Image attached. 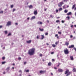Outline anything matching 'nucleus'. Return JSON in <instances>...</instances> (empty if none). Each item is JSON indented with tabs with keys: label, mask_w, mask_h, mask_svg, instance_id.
Returning <instances> with one entry per match:
<instances>
[{
	"label": "nucleus",
	"mask_w": 76,
	"mask_h": 76,
	"mask_svg": "<svg viewBox=\"0 0 76 76\" xmlns=\"http://www.w3.org/2000/svg\"><path fill=\"white\" fill-rule=\"evenodd\" d=\"M35 49L33 48L28 50V54L30 56L34 55L35 54Z\"/></svg>",
	"instance_id": "nucleus-1"
},
{
	"label": "nucleus",
	"mask_w": 76,
	"mask_h": 76,
	"mask_svg": "<svg viewBox=\"0 0 76 76\" xmlns=\"http://www.w3.org/2000/svg\"><path fill=\"white\" fill-rule=\"evenodd\" d=\"M64 51L65 54H68L69 53V50L67 49L66 48L64 50Z\"/></svg>",
	"instance_id": "nucleus-2"
},
{
	"label": "nucleus",
	"mask_w": 76,
	"mask_h": 76,
	"mask_svg": "<svg viewBox=\"0 0 76 76\" xmlns=\"http://www.w3.org/2000/svg\"><path fill=\"white\" fill-rule=\"evenodd\" d=\"M71 73L70 72H69V70H67L65 71V74H67L66 76H68L69 75H70Z\"/></svg>",
	"instance_id": "nucleus-3"
},
{
	"label": "nucleus",
	"mask_w": 76,
	"mask_h": 76,
	"mask_svg": "<svg viewBox=\"0 0 76 76\" xmlns=\"http://www.w3.org/2000/svg\"><path fill=\"white\" fill-rule=\"evenodd\" d=\"M64 4V3L63 2H61L59 3L58 4V7H61V6H62V4Z\"/></svg>",
	"instance_id": "nucleus-4"
},
{
	"label": "nucleus",
	"mask_w": 76,
	"mask_h": 76,
	"mask_svg": "<svg viewBox=\"0 0 76 76\" xmlns=\"http://www.w3.org/2000/svg\"><path fill=\"white\" fill-rule=\"evenodd\" d=\"M11 25V21H8L7 23V24L6 25V26H9Z\"/></svg>",
	"instance_id": "nucleus-5"
},
{
	"label": "nucleus",
	"mask_w": 76,
	"mask_h": 76,
	"mask_svg": "<svg viewBox=\"0 0 76 76\" xmlns=\"http://www.w3.org/2000/svg\"><path fill=\"white\" fill-rule=\"evenodd\" d=\"M45 71H40L39 72V73L41 74H43V73H44V72H45Z\"/></svg>",
	"instance_id": "nucleus-6"
},
{
	"label": "nucleus",
	"mask_w": 76,
	"mask_h": 76,
	"mask_svg": "<svg viewBox=\"0 0 76 76\" xmlns=\"http://www.w3.org/2000/svg\"><path fill=\"white\" fill-rule=\"evenodd\" d=\"M69 42H65V45H66L67 46L69 44Z\"/></svg>",
	"instance_id": "nucleus-7"
},
{
	"label": "nucleus",
	"mask_w": 76,
	"mask_h": 76,
	"mask_svg": "<svg viewBox=\"0 0 76 76\" xmlns=\"http://www.w3.org/2000/svg\"><path fill=\"white\" fill-rule=\"evenodd\" d=\"M37 13H38L37 12V10L35 11L34 12V15H37Z\"/></svg>",
	"instance_id": "nucleus-8"
},
{
	"label": "nucleus",
	"mask_w": 76,
	"mask_h": 76,
	"mask_svg": "<svg viewBox=\"0 0 76 76\" xmlns=\"http://www.w3.org/2000/svg\"><path fill=\"white\" fill-rule=\"evenodd\" d=\"M58 71L59 72H63V69H58Z\"/></svg>",
	"instance_id": "nucleus-9"
},
{
	"label": "nucleus",
	"mask_w": 76,
	"mask_h": 76,
	"mask_svg": "<svg viewBox=\"0 0 76 76\" xmlns=\"http://www.w3.org/2000/svg\"><path fill=\"white\" fill-rule=\"evenodd\" d=\"M37 23L39 24V25H42V22L40 21L38 22Z\"/></svg>",
	"instance_id": "nucleus-10"
},
{
	"label": "nucleus",
	"mask_w": 76,
	"mask_h": 76,
	"mask_svg": "<svg viewBox=\"0 0 76 76\" xmlns=\"http://www.w3.org/2000/svg\"><path fill=\"white\" fill-rule=\"evenodd\" d=\"M74 47V45H72L71 46H69V48H73Z\"/></svg>",
	"instance_id": "nucleus-11"
},
{
	"label": "nucleus",
	"mask_w": 76,
	"mask_h": 76,
	"mask_svg": "<svg viewBox=\"0 0 76 76\" xmlns=\"http://www.w3.org/2000/svg\"><path fill=\"white\" fill-rule=\"evenodd\" d=\"M31 41H32L31 40H29V41H27L26 42L28 44H30V43H31Z\"/></svg>",
	"instance_id": "nucleus-12"
},
{
	"label": "nucleus",
	"mask_w": 76,
	"mask_h": 76,
	"mask_svg": "<svg viewBox=\"0 0 76 76\" xmlns=\"http://www.w3.org/2000/svg\"><path fill=\"white\" fill-rule=\"evenodd\" d=\"M70 58L71 60H73V57L72 56H70Z\"/></svg>",
	"instance_id": "nucleus-13"
},
{
	"label": "nucleus",
	"mask_w": 76,
	"mask_h": 76,
	"mask_svg": "<svg viewBox=\"0 0 76 76\" xmlns=\"http://www.w3.org/2000/svg\"><path fill=\"white\" fill-rule=\"evenodd\" d=\"M35 19V16H33L32 17L31 19V20H32V19Z\"/></svg>",
	"instance_id": "nucleus-14"
},
{
	"label": "nucleus",
	"mask_w": 76,
	"mask_h": 76,
	"mask_svg": "<svg viewBox=\"0 0 76 76\" xmlns=\"http://www.w3.org/2000/svg\"><path fill=\"white\" fill-rule=\"evenodd\" d=\"M72 15V12H70L67 13V15L69 16V15Z\"/></svg>",
	"instance_id": "nucleus-15"
},
{
	"label": "nucleus",
	"mask_w": 76,
	"mask_h": 76,
	"mask_svg": "<svg viewBox=\"0 0 76 76\" xmlns=\"http://www.w3.org/2000/svg\"><path fill=\"white\" fill-rule=\"evenodd\" d=\"M76 6V4H74L73 5L72 8V9H74V8H75V7Z\"/></svg>",
	"instance_id": "nucleus-16"
},
{
	"label": "nucleus",
	"mask_w": 76,
	"mask_h": 76,
	"mask_svg": "<svg viewBox=\"0 0 76 76\" xmlns=\"http://www.w3.org/2000/svg\"><path fill=\"white\" fill-rule=\"evenodd\" d=\"M67 12H68V10H65L64 11V13H67Z\"/></svg>",
	"instance_id": "nucleus-17"
},
{
	"label": "nucleus",
	"mask_w": 76,
	"mask_h": 76,
	"mask_svg": "<svg viewBox=\"0 0 76 76\" xmlns=\"http://www.w3.org/2000/svg\"><path fill=\"white\" fill-rule=\"evenodd\" d=\"M10 69V67H9L7 68L6 70H7V71H9Z\"/></svg>",
	"instance_id": "nucleus-18"
},
{
	"label": "nucleus",
	"mask_w": 76,
	"mask_h": 76,
	"mask_svg": "<svg viewBox=\"0 0 76 76\" xmlns=\"http://www.w3.org/2000/svg\"><path fill=\"white\" fill-rule=\"evenodd\" d=\"M73 71L74 72H76V69L75 68H74L73 69Z\"/></svg>",
	"instance_id": "nucleus-19"
},
{
	"label": "nucleus",
	"mask_w": 76,
	"mask_h": 76,
	"mask_svg": "<svg viewBox=\"0 0 76 76\" xmlns=\"http://www.w3.org/2000/svg\"><path fill=\"white\" fill-rule=\"evenodd\" d=\"M66 18L68 20H69L70 19V17L67 16L66 17Z\"/></svg>",
	"instance_id": "nucleus-20"
},
{
	"label": "nucleus",
	"mask_w": 76,
	"mask_h": 76,
	"mask_svg": "<svg viewBox=\"0 0 76 76\" xmlns=\"http://www.w3.org/2000/svg\"><path fill=\"white\" fill-rule=\"evenodd\" d=\"M39 30L40 31H44V29H41V28H39Z\"/></svg>",
	"instance_id": "nucleus-21"
},
{
	"label": "nucleus",
	"mask_w": 76,
	"mask_h": 76,
	"mask_svg": "<svg viewBox=\"0 0 76 76\" xmlns=\"http://www.w3.org/2000/svg\"><path fill=\"white\" fill-rule=\"evenodd\" d=\"M42 38H41V39H44V35H42Z\"/></svg>",
	"instance_id": "nucleus-22"
},
{
	"label": "nucleus",
	"mask_w": 76,
	"mask_h": 76,
	"mask_svg": "<svg viewBox=\"0 0 76 76\" xmlns=\"http://www.w3.org/2000/svg\"><path fill=\"white\" fill-rule=\"evenodd\" d=\"M25 71H26V72H29V70H26V69H25Z\"/></svg>",
	"instance_id": "nucleus-23"
},
{
	"label": "nucleus",
	"mask_w": 76,
	"mask_h": 76,
	"mask_svg": "<svg viewBox=\"0 0 76 76\" xmlns=\"http://www.w3.org/2000/svg\"><path fill=\"white\" fill-rule=\"evenodd\" d=\"M63 10V9L61 8H60L59 9V11H61V10Z\"/></svg>",
	"instance_id": "nucleus-24"
},
{
	"label": "nucleus",
	"mask_w": 76,
	"mask_h": 76,
	"mask_svg": "<svg viewBox=\"0 0 76 76\" xmlns=\"http://www.w3.org/2000/svg\"><path fill=\"white\" fill-rule=\"evenodd\" d=\"M48 66H51V62H49L48 64Z\"/></svg>",
	"instance_id": "nucleus-25"
},
{
	"label": "nucleus",
	"mask_w": 76,
	"mask_h": 76,
	"mask_svg": "<svg viewBox=\"0 0 76 76\" xmlns=\"http://www.w3.org/2000/svg\"><path fill=\"white\" fill-rule=\"evenodd\" d=\"M29 7L30 9H32V8L33 7L32 5H30Z\"/></svg>",
	"instance_id": "nucleus-26"
},
{
	"label": "nucleus",
	"mask_w": 76,
	"mask_h": 76,
	"mask_svg": "<svg viewBox=\"0 0 76 76\" xmlns=\"http://www.w3.org/2000/svg\"><path fill=\"white\" fill-rule=\"evenodd\" d=\"M4 33H5V34H7V31H5Z\"/></svg>",
	"instance_id": "nucleus-27"
},
{
	"label": "nucleus",
	"mask_w": 76,
	"mask_h": 76,
	"mask_svg": "<svg viewBox=\"0 0 76 76\" xmlns=\"http://www.w3.org/2000/svg\"><path fill=\"white\" fill-rule=\"evenodd\" d=\"M52 46L53 47H56V45H52Z\"/></svg>",
	"instance_id": "nucleus-28"
},
{
	"label": "nucleus",
	"mask_w": 76,
	"mask_h": 76,
	"mask_svg": "<svg viewBox=\"0 0 76 76\" xmlns=\"http://www.w3.org/2000/svg\"><path fill=\"white\" fill-rule=\"evenodd\" d=\"M56 23H58V22H60V20H56Z\"/></svg>",
	"instance_id": "nucleus-29"
},
{
	"label": "nucleus",
	"mask_w": 76,
	"mask_h": 76,
	"mask_svg": "<svg viewBox=\"0 0 76 76\" xmlns=\"http://www.w3.org/2000/svg\"><path fill=\"white\" fill-rule=\"evenodd\" d=\"M5 63H6V62L4 61V62H2V64H4Z\"/></svg>",
	"instance_id": "nucleus-30"
},
{
	"label": "nucleus",
	"mask_w": 76,
	"mask_h": 76,
	"mask_svg": "<svg viewBox=\"0 0 76 76\" xmlns=\"http://www.w3.org/2000/svg\"><path fill=\"white\" fill-rule=\"evenodd\" d=\"M65 6H66V5H64L63 7V9H66V7H65Z\"/></svg>",
	"instance_id": "nucleus-31"
},
{
	"label": "nucleus",
	"mask_w": 76,
	"mask_h": 76,
	"mask_svg": "<svg viewBox=\"0 0 76 76\" xmlns=\"http://www.w3.org/2000/svg\"><path fill=\"white\" fill-rule=\"evenodd\" d=\"M13 5H11V8H13Z\"/></svg>",
	"instance_id": "nucleus-32"
},
{
	"label": "nucleus",
	"mask_w": 76,
	"mask_h": 76,
	"mask_svg": "<svg viewBox=\"0 0 76 76\" xmlns=\"http://www.w3.org/2000/svg\"><path fill=\"white\" fill-rule=\"evenodd\" d=\"M58 34H61V32L60 31H59V32H58Z\"/></svg>",
	"instance_id": "nucleus-33"
},
{
	"label": "nucleus",
	"mask_w": 76,
	"mask_h": 76,
	"mask_svg": "<svg viewBox=\"0 0 76 76\" xmlns=\"http://www.w3.org/2000/svg\"><path fill=\"white\" fill-rule=\"evenodd\" d=\"M58 42H56V45H57V44H58Z\"/></svg>",
	"instance_id": "nucleus-34"
},
{
	"label": "nucleus",
	"mask_w": 76,
	"mask_h": 76,
	"mask_svg": "<svg viewBox=\"0 0 76 76\" xmlns=\"http://www.w3.org/2000/svg\"><path fill=\"white\" fill-rule=\"evenodd\" d=\"M3 13V11H1L0 12V13Z\"/></svg>",
	"instance_id": "nucleus-35"
},
{
	"label": "nucleus",
	"mask_w": 76,
	"mask_h": 76,
	"mask_svg": "<svg viewBox=\"0 0 76 76\" xmlns=\"http://www.w3.org/2000/svg\"><path fill=\"white\" fill-rule=\"evenodd\" d=\"M12 35V34H11V33H9V34L8 35V36H10V35Z\"/></svg>",
	"instance_id": "nucleus-36"
},
{
	"label": "nucleus",
	"mask_w": 76,
	"mask_h": 76,
	"mask_svg": "<svg viewBox=\"0 0 76 76\" xmlns=\"http://www.w3.org/2000/svg\"><path fill=\"white\" fill-rule=\"evenodd\" d=\"M48 33H46L45 34V35H48Z\"/></svg>",
	"instance_id": "nucleus-37"
},
{
	"label": "nucleus",
	"mask_w": 76,
	"mask_h": 76,
	"mask_svg": "<svg viewBox=\"0 0 76 76\" xmlns=\"http://www.w3.org/2000/svg\"><path fill=\"white\" fill-rule=\"evenodd\" d=\"M54 52H53L51 53V54H54Z\"/></svg>",
	"instance_id": "nucleus-38"
},
{
	"label": "nucleus",
	"mask_w": 76,
	"mask_h": 76,
	"mask_svg": "<svg viewBox=\"0 0 76 76\" xmlns=\"http://www.w3.org/2000/svg\"><path fill=\"white\" fill-rule=\"evenodd\" d=\"M19 72L21 73H22V70H20V71H19Z\"/></svg>",
	"instance_id": "nucleus-39"
},
{
	"label": "nucleus",
	"mask_w": 76,
	"mask_h": 76,
	"mask_svg": "<svg viewBox=\"0 0 76 76\" xmlns=\"http://www.w3.org/2000/svg\"><path fill=\"white\" fill-rule=\"evenodd\" d=\"M18 60H21V58L19 57V58H18Z\"/></svg>",
	"instance_id": "nucleus-40"
},
{
	"label": "nucleus",
	"mask_w": 76,
	"mask_h": 76,
	"mask_svg": "<svg viewBox=\"0 0 76 76\" xmlns=\"http://www.w3.org/2000/svg\"><path fill=\"white\" fill-rule=\"evenodd\" d=\"M15 10H16L15 9H14L13 10V12H15Z\"/></svg>",
	"instance_id": "nucleus-41"
},
{
	"label": "nucleus",
	"mask_w": 76,
	"mask_h": 76,
	"mask_svg": "<svg viewBox=\"0 0 76 76\" xmlns=\"http://www.w3.org/2000/svg\"><path fill=\"white\" fill-rule=\"evenodd\" d=\"M70 38H73V35H71L70 36Z\"/></svg>",
	"instance_id": "nucleus-42"
},
{
	"label": "nucleus",
	"mask_w": 76,
	"mask_h": 76,
	"mask_svg": "<svg viewBox=\"0 0 76 76\" xmlns=\"http://www.w3.org/2000/svg\"><path fill=\"white\" fill-rule=\"evenodd\" d=\"M2 59L3 60H4V59H5V57H3L2 58Z\"/></svg>",
	"instance_id": "nucleus-43"
},
{
	"label": "nucleus",
	"mask_w": 76,
	"mask_h": 76,
	"mask_svg": "<svg viewBox=\"0 0 76 76\" xmlns=\"http://www.w3.org/2000/svg\"><path fill=\"white\" fill-rule=\"evenodd\" d=\"M40 57H42V54H40Z\"/></svg>",
	"instance_id": "nucleus-44"
},
{
	"label": "nucleus",
	"mask_w": 76,
	"mask_h": 76,
	"mask_svg": "<svg viewBox=\"0 0 76 76\" xmlns=\"http://www.w3.org/2000/svg\"><path fill=\"white\" fill-rule=\"evenodd\" d=\"M61 22L62 23H64V20H62Z\"/></svg>",
	"instance_id": "nucleus-45"
},
{
	"label": "nucleus",
	"mask_w": 76,
	"mask_h": 76,
	"mask_svg": "<svg viewBox=\"0 0 76 76\" xmlns=\"http://www.w3.org/2000/svg\"><path fill=\"white\" fill-rule=\"evenodd\" d=\"M3 27V26H0V28H1Z\"/></svg>",
	"instance_id": "nucleus-46"
},
{
	"label": "nucleus",
	"mask_w": 76,
	"mask_h": 76,
	"mask_svg": "<svg viewBox=\"0 0 76 76\" xmlns=\"http://www.w3.org/2000/svg\"><path fill=\"white\" fill-rule=\"evenodd\" d=\"M46 45H49V44H48V43H46Z\"/></svg>",
	"instance_id": "nucleus-47"
},
{
	"label": "nucleus",
	"mask_w": 76,
	"mask_h": 76,
	"mask_svg": "<svg viewBox=\"0 0 76 76\" xmlns=\"http://www.w3.org/2000/svg\"><path fill=\"white\" fill-rule=\"evenodd\" d=\"M58 10H56V12L57 13V12H58Z\"/></svg>",
	"instance_id": "nucleus-48"
},
{
	"label": "nucleus",
	"mask_w": 76,
	"mask_h": 76,
	"mask_svg": "<svg viewBox=\"0 0 76 76\" xmlns=\"http://www.w3.org/2000/svg\"><path fill=\"white\" fill-rule=\"evenodd\" d=\"M37 39H39V37H38V36H37Z\"/></svg>",
	"instance_id": "nucleus-49"
},
{
	"label": "nucleus",
	"mask_w": 76,
	"mask_h": 76,
	"mask_svg": "<svg viewBox=\"0 0 76 76\" xmlns=\"http://www.w3.org/2000/svg\"><path fill=\"white\" fill-rule=\"evenodd\" d=\"M55 37H58V34H57L55 35Z\"/></svg>",
	"instance_id": "nucleus-50"
},
{
	"label": "nucleus",
	"mask_w": 76,
	"mask_h": 76,
	"mask_svg": "<svg viewBox=\"0 0 76 76\" xmlns=\"http://www.w3.org/2000/svg\"><path fill=\"white\" fill-rule=\"evenodd\" d=\"M50 17H51L52 18H53V16H52V15H50Z\"/></svg>",
	"instance_id": "nucleus-51"
},
{
	"label": "nucleus",
	"mask_w": 76,
	"mask_h": 76,
	"mask_svg": "<svg viewBox=\"0 0 76 76\" xmlns=\"http://www.w3.org/2000/svg\"><path fill=\"white\" fill-rule=\"evenodd\" d=\"M3 74L5 75V74H6V72H4L3 73Z\"/></svg>",
	"instance_id": "nucleus-52"
},
{
	"label": "nucleus",
	"mask_w": 76,
	"mask_h": 76,
	"mask_svg": "<svg viewBox=\"0 0 76 76\" xmlns=\"http://www.w3.org/2000/svg\"><path fill=\"white\" fill-rule=\"evenodd\" d=\"M26 62H25L24 63V64H26Z\"/></svg>",
	"instance_id": "nucleus-53"
},
{
	"label": "nucleus",
	"mask_w": 76,
	"mask_h": 76,
	"mask_svg": "<svg viewBox=\"0 0 76 76\" xmlns=\"http://www.w3.org/2000/svg\"><path fill=\"white\" fill-rule=\"evenodd\" d=\"M52 61H54V59H52Z\"/></svg>",
	"instance_id": "nucleus-54"
},
{
	"label": "nucleus",
	"mask_w": 76,
	"mask_h": 76,
	"mask_svg": "<svg viewBox=\"0 0 76 76\" xmlns=\"http://www.w3.org/2000/svg\"><path fill=\"white\" fill-rule=\"evenodd\" d=\"M47 22L48 23H49V21L48 20L47 21Z\"/></svg>",
	"instance_id": "nucleus-55"
},
{
	"label": "nucleus",
	"mask_w": 76,
	"mask_h": 76,
	"mask_svg": "<svg viewBox=\"0 0 76 76\" xmlns=\"http://www.w3.org/2000/svg\"><path fill=\"white\" fill-rule=\"evenodd\" d=\"M18 23H15V25H18Z\"/></svg>",
	"instance_id": "nucleus-56"
},
{
	"label": "nucleus",
	"mask_w": 76,
	"mask_h": 76,
	"mask_svg": "<svg viewBox=\"0 0 76 76\" xmlns=\"http://www.w3.org/2000/svg\"><path fill=\"white\" fill-rule=\"evenodd\" d=\"M54 69H57V68L56 67H55L54 68Z\"/></svg>",
	"instance_id": "nucleus-57"
},
{
	"label": "nucleus",
	"mask_w": 76,
	"mask_h": 76,
	"mask_svg": "<svg viewBox=\"0 0 76 76\" xmlns=\"http://www.w3.org/2000/svg\"><path fill=\"white\" fill-rule=\"evenodd\" d=\"M19 76H22V74H20Z\"/></svg>",
	"instance_id": "nucleus-58"
},
{
	"label": "nucleus",
	"mask_w": 76,
	"mask_h": 76,
	"mask_svg": "<svg viewBox=\"0 0 76 76\" xmlns=\"http://www.w3.org/2000/svg\"><path fill=\"white\" fill-rule=\"evenodd\" d=\"M73 26L72 25V26H71V28H73Z\"/></svg>",
	"instance_id": "nucleus-59"
},
{
	"label": "nucleus",
	"mask_w": 76,
	"mask_h": 76,
	"mask_svg": "<svg viewBox=\"0 0 76 76\" xmlns=\"http://www.w3.org/2000/svg\"><path fill=\"white\" fill-rule=\"evenodd\" d=\"M27 19H28V20H29V18H27Z\"/></svg>",
	"instance_id": "nucleus-60"
},
{
	"label": "nucleus",
	"mask_w": 76,
	"mask_h": 76,
	"mask_svg": "<svg viewBox=\"0 0 76 76\" xmlns=\"http://www.w3.org/2000/svg\"><path fill=\"white\" fill-rule=\"evenodd\" d=\"M46 10H47V9H45L44 10L45 11H46Z\"/></svg>",
	"instance_id": "nucleus-61"
},
{
	"label": "nucleus",
	"mask_w": 76,
	"mask_h": 76,
	"mask_svg": "<svg viewBox=\"0 0 76 76\" xmlns=\"http://www.w3.org/2000/svg\"><path fill=\"white\" fill-rule=\"evenodd\" d=\"M57 18H58V19H59V18H60V17H57Z\"/></svg>",
	"instance_id": "nucleus-62"
},
{
	"label": "nucleus",
	"mask_w": 76,
	"mask_h": 76,
	"mask_svg": "<svg viewBox=\"0 0 76 76\" xmlns=\"http://www.w3.org/2000/svg\"><path fill=\"white\" fill-rule=\"evenodd\" d=\"M74 26H75V27H76V25H75Z\"/></svg>",
	"instance_id": "nucleus-63"
},
{
	"label": "nucleus",
	"mask_w": 76,
	"mask_h": 76,
	"mask_svg": "<svg viewBox=\"0 0 76 76\" xmlns=\"http://www.w3.org/2000/svg\"><path fill=\"white\" fill-rule=\"evenodd\" d=\"M75 10H76V7L75 8Z\"/></svg>",
	"instance_id": "nucleus-64"
}]
</instances>
